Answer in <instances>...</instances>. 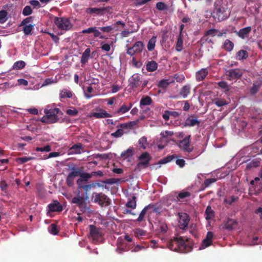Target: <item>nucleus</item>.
I'll return each mask as SVG.
<instances>
[{
  "label": "nucleus",
  "mask_w": 262,
  "mask_h": 262,
  "mask_svg": "<svg viewBox=\"0 0 262 262\" xmlns=\"http://www.w3.org/2000/svg\"><path fill=\"white\" fill-rule=\"evenodd\" d=\"M177 158L178 156L176 155H168L160 160L158 163L153 164L152 166L150 167V168L151 169H157L161 167V164H166Z\"/></svg>",
  "instance_id": "7"
},
{
  "label": "nucleus",
  "mask_w": 262,
  "mask_h": 262,
  "mask_svg": "<svg viewBox=\"0 0 262 262\" xmlns=\"http://www.w3.org/2000/svg\"><path fill=\"white\" fill-rule=\"evenodd\" d=\"M99 112L92 113L91 116L97 119L112 117L113 116L103 109H99Z\"/></svg>",
  "instance_id": "12"
},
{
  "label": "nucleus",
  "mask_w": 262,
  "mask_h": 262,
  "mask_svg": "<svg viewBox=\"0 0 262 262\" xmlns=\"http://www.w3.org/2000/svg\"><path fill=\"white\" fill-rule=\"evenodd\" d=\"M158 68V63L154 61L147 62L146 63V70L148 72H154Z\"/></svg>",
  "instance_id": "29"
},
{
  "label": "nucleus",
  "mask_w": 262,
  "mask_h": 262,
  "mask_svg": "<svg viewBox=\"0 0 262 262\" xmlns=\"http://www.w3.org/2000/svg\"><path fill=\"white\" fill-rule=\"evenodd\" d=\"M156 39V36H154L148 41L147 46L148 51H152L153 50H154L157 40Z\"/></svg>",
  "instance_id": "37"
},
{
  "label": "nucleus",
  "mask_w": 262,
  "mask_h": 262,
  "mask_svg": "<svg viewBox=\"0 0 262 262\" xmlns=\"http://www.w3.org/2000/svg\"><path fill=\"white\" fill-rule=\"evenodd\" d=\"M54 23L58 28L61 30H69L72 27L71 22L68 19H63L56 17Z\"/></svg>",
  "instance_id": "4"
},
{
  "label": "nucleus",
  "mask_w": 262,
  "mask_h": 262,
  "mask_svg": "<svg viewBox=\"0 0 262 262\" xmlns=\"http://www.w3.org/2000/svg\"><path fill=\"white\" fill-rule=\"evenodd\" d=\"M60 112V110L58 108H51L49 110H46L45 113L49 119L51 120L50 122L52 123H55L58 121L59 119L57 117V114Z\"/></svg>",
  "instance_id": "6"
},
{
  "label": "nucleus",
  "mask_w": 262,
  "mask_h": 262,
  "mask_svg": "<svg viewBox=\"0 0 262 262\" xmlns=\"http://www.w3.org/2000/svg\"><path fill=\"white\" fill-rule=\"evenodd\" d=\"M48 230L49 232L53 235H56L59 232L57 225L55 224H51L48 228Z\"/></svg>",
  "instance_id": "41"
},
{
  "label": "nucleus",
  "mask_w": 262,
  "mask_h": 262,
  "mask_svg": "<svg viewBox=\"0 0 262 262\" xmlns=\"http://www.w3.org/2000/svg\"><path fill=\"white\" fill-rule=\"evenodd\" d=\"M36 151H47L49 152L51 150V147L49 145H47L43 147H37L36 148Z\"/></svg>",
  "instance_id": "58"
},
{
  "label": "nucleus",
  "mask_w": 262,
  "mask_h": 262,
  "mask_svg": "<svg viewBox=\"0 0 262 262\" xmlns=\"http://www.w3.org/2000/svg\"><path fill=\"white\" fill-rule=\"evenodd\" d=\"M225 10L224 7H219L216 9V15L219 20H223L226 19L228 16L224 14Z\"/></svg>",
  "instance_id": "25"
},
{
  "label": "nucleus",
  "mask_w": 262,
  "mask_h": 262,
  "mask_svg": "<svg viewBox=\"0 0 262 262\" xmlns=\"http://www.w3.org/2000/svg\"><path fill=\"white\" fill-rule=\"evenodd\" d=\"M223 47L226 51L228 52H230L233 49L234 43L232 41L227 39L225 40L223 45Z\"/></svg>",
  "instance_id": "34"
},
{
  "label": "nucleus",
  "mask_w": 262,
  "mask_h": 262,
  "mask_svg": "<svg viewBox=\"0 0 262 262\" xmlns=\"http://www.w3.org/2000/svg\"><path fill=\"white\" fill-rule=\"evenodd\" d=\"M8 185L6 181L2 180L0 182V188L3 191L6 192Z\"/></svg>",
  "instance_id": "62"
},
{
  "label": "nucleus",
  "mask_w": 262,
  "mask_h": 262,
  "mask_svg": "<svg viewBox=\"0 0 262 262\" xmlns=\"http://www.w3.org/2000/svg\"><path fill=\"white\" fill-rule=\"evenodd\" d=\"M148 207H149V206H146L142 209L139 214L138 218L136 220L137 222H140L143 221L145 214L149 210Z\"/></svg>",
  "instance_id": "43"
},
{
  "label": "nucleus",
  "mask_w": 262,
  "mask_h": 262,
  "mask_svg": "<svg viewBox=\"0 0 262 262\" xmlns=\"http://www.w3.org/2000/svg\"><path fill=\"white\" fill-rule=\"evenodd\" d=\"M133 47L137 53H141L144 48L143 42L141 41H137Z\"/></svg>",
  "instance_id": "38"
},
{
  "label": "nucleus",
  "mask_w": 262,
  "mask_h": 262,
  "mask_svg": "<svg viewBox=\"0 0 262 262\" xmlns=\"http://www.w3.org/2000/svg\"><path fill=\"white\" fill-rule=\"evenodd\" d=\"M208 74V71L206 68L201 69L195 73V79L197 81L203 80Z\"/></svg>",
  "instance_id": "16"
},
{
  "label": "nucleus",
  "mask_w": 262,
  "mask_h": 262,
  "mask_svg": "<svg viewBox=\"0 0 262 262\" xmlns=\"http://www.w3.org/2000/svg\"><path fill=\"white\" fill-rule=\"evenodd\" d=\"M183 40L182 38V33L180 32L178 36L177 41L176 45V50L178 52H180L183 49Z\"/></svg>",
  "instance_id": "28"
},
{
  "label": "nucleus",
  "mask_w": 262,
  "mask_h": 262,
  "mask_svg": "<svg viewBox=\"0 0 262 262\" xmlns=\"http://www.w3.org/2000/svg\"><path fill=\"white\" fill-rule=\"evenodd\" d=\"M191 87L189 84L183 86L179 93V95L182 96L184 98H186L190 94Z\"/></svg>",
  "instance_id": "23"
},
{
  "label": "nucleus",
  "mask_w": 262,
  "mask_h": 262,
  "mask_svg": "<svg viewBox=\"0 0 262 262\" xmlns=\"http://www.w3.org/2000/svg\"><path fill=\"white\" fill-rule=\"evenodd\" d=\"M72 96L73 95L72 92L67 89H63L60 93V96L61 98H70L72 97Z\"/></svg>",
  "instance_id": "40"
},
{
  "label": "nucleus",
  "mask_w": 262,
  "mask_h": 262,
  "mask_svg": "<svg viewBox=\"0 0 262 262\" xmlns=\"http://www.w3.org/2000/svg\"><path fill=\"white\" fill-rule=\"evenodd\" d=\"M205 219L209 221L214 216V211L212 210L210 206H208L205 210Z\"/></svg>",
  "instance_id": "31"
},
{
  "label": "nucleus",
  "mask_w": 262,
  "mask_h": 262,
  "mask_svg": "<svg viewBox=\"0 0 262 262\" xmlns=\"http://www.w3.org/2000/svg\"><path fill=\"white\" fill-rule=\"evenodd\" d=\"M91 201L93 203L98 204L102 207H107L111 203V199L102 192H93Z\"/></svg>",
  "instance_id": "2"
},
{
  "label": "nucleus",
  "mask_w": 262,
  "mask_h": 262,
  "mask_svg": "<svg viewBox=\"0 0 262 262\" xmlns=\"http://www.w3.org/2000/svg\"><path fill=\"white\" fill-rule=\"evenodd\" d=\"M32 13V10L30 6H26L23 9V14L24 16H28Z\"/></svg>",
  "instance_id": "56"
},
{
  "label": "nucleus",
  "mask_w": 262,
  "mask_h": 262,
  "mask_svg": "<svg viewBox=\"0 0 262 262\" xmlns=\"http://www.w3.org/2000/svg\"><path fill=\"white\" fill-rule=\"evenodd\" d=\"M251 31V27L248 26L240 29L237 33V35L242 39L245 38Z\"/></svg>",
  "instance_id": "19"
},
{
  "label": "nucleus",
  "mask_w": 262,
  "mask_h": 262,
  "mask_svg": "<svg viewBox=\"0 0 262 262\" xmlns=\"http://www.w3.org/2000/svg\"><path fill=\"white\" fill-rule=\"evenodd\" d=\"M78 111L76 108L68 109L66 111V113L70 116H75L78 114Z\"/></svg>",
  "instance_id": "61"
},
{
  "label": "nucleus",
  "mask_w": 262,
  "mask_h": 262,
  "mask_svg": "<svg viewBox=\"0 0 262 262\" xmlns=\"http://www.w3.org/2000/svg\"><path fill=\"white\" fill-rule=\"evenodd\" d=\"M152 103L151 98L148 96H145L142 97L140 101V106L142 105H148L151 104Z\"/></svg>",
  "instance_id": "36"
},
{
  "label": "nucleus",
  "mask_w": 262,
  "mask_h": 262,
  "mask_svg": "<svg viewBox=\"0 0 262 262\" xmlns=\"http://www.w3.org/2000/svg\"><path fill=\"white\" fill-rule=\"evenodd\" d=\"M168 248L172 251L181 253H187L191 251L192 246L186 237H176L167 244Z\"/></svg>",
  "instance_id": "1"
},
{
  "label": "nucleus",
  "mask_w": 262,
  "mask_h": 262,
  "mask_svg": "<svg viewBox=\"0 0 262 262\" xmlns=\"http://www.w3.org/2000/svg\"><path fill=\"white\" fill-rule=\"evenodd\" d=\"M133 155V150L132 149L128 148L126 150L122 152L121 154V156L123 159H126L130 157Z\"/></svg>",
  "instance_id": "47"
},
{
  "label": "nucleus",
  "mask_w": 262,
  "mask_h": 262,
  "mask_svg": "<svg viewBox=\"0 0 262 262\" xmlns=\"http://www.w3.org/2000/svg\"><path fill=\"white\" fill-rule=\"evenodd\" d=\"M234 224V221L231 219H228L221 226V227L224 230H231L233 229Z\"/></svg>",
  "instance_id": "22"
},
{
  "label": "nucleus",
  "mask_w": 262,
  "mask_h": 262,
  "mask_svg": "<svg viewBox=\"0 0 262 262\" xmlns=\"http://www.w3.org/2000/svg\"><path fill=\"white\" fill-rule=\"evenodd\" d=\"M259 89V85H256L255 83L253 84L252 87L251 88L250 92L252 94H255Z\"/></svg>",
  "instance_id": "63"
},
{
  "label": "nucleus",
  "mask_w": 262,
  "mask_h": 262,
  "mask_svg": "<svg viewBox=\"0 0 262 262\" xmlns=\"http://www.w3.org/2000/svg\"><path fill=\"white\" fill-rule=\"evenodd\" d=\"M219 32V30L215 29H210L207 31L205 33V36H215L216 34Z\"/></svg>",
  "instance_id": "54"
},
{
  "label": "nucleus",
  "mask_w": 262,
  "mask_h": 262,
  "mask_svg": "<svg viewBox=\"0 0 262 262\" xmlns=\"http://www.w3.org/2000/svg\"><path fill=\"white\" fill-rule=\"evenodd\" d=\"M134 4L136 6H141L151 1V0H134Z\"/></svg>",
  "instance_id": "59"
},
{
  "label": "nucleus",
  "mask_w": 262,
  "mask_h": 262,
  "mask_svg": "<svg viewBox=\"0 0 262 262\" xmlns=\"http://www.w3.org/2000/svg\"><path fill=\"white\" fill-rule=\"evenodd\" d=\"M216 181V179L214 178L207 179L204 181V185L205 187H209L211 184L214 183Z\"/></svg>",
  "instance_id": "60"
},
{
  "label": "nucleus",
  "mask_w": 262,
  "mask_h": 262,
  "mask_svg": "<svg viewBox=\"0 0 262 262\" xmlns=\"http://www.w3.org/2000/svg\"><path fill=\"white\" fill-rule=\"evenodd\" d=\"M148 165L146 164V162H142L140 161L137 164L136 170L140 171L142 169H144L147 167Z\"/></svg>",
  "instance_id": "52"
},
{
  "label": "nucleus",
  "mask_w": 262,
  "mask_h": 262,
  "mask_svg": "<svg viewBox=\"0 0 262 262\" xmlns=\"http://www.w3.org/2000/svg\"><path fill=\"white\" fill-rule=\"evenodd\" d=\"M200 122L197 120V118L193 116H191L188 117L185 121L184 126H193L195 125H199Z\"/></svg>",
  "instance_id": "17"
},
{
  "label": "nucleus",
  "mask_w": 262,
  "mask_h": 262,
  "mask_svg": "<svg viewBox=\"0 0 262 262\" xmlns=\"http://www.w3.org/2000/svg\"><path fill=\"white\" fill-rule=\"evenodd\" d=\"M124 134V131L122 129H118L115 132L111 134V136L118 138L121 137Z\"/></svg>",
  "instance_id": "57"
},
{
  "label": "nucleus",
  "mask_w": 262,
  "mask_h": 262,
  "mask_svg": "<svg viewBox=\"0 0 262 262\" xmlns=\"http://www.w3.org/2000/svg\"><path fill=\"white\" fill-rule=\"evenodd\" d=\"M133 104L132 103H129L128 105L123 104L116 112L115 114H122L127 112L132 107Z\"/></svg>",
  "instance_id": "24"
},
{
  "label": "nucleus",
  "mask_w": 262,
  "mask_h": 262,
  "mask_svg": "<svg viewBox=\"0 0 262 262\" xmlns=\"http://www.w3.org/2000/svg\"><path fill=\"white\" fill-rule=\"evenodd\" d=\"M217 85L221 89L225 90V92L227 93L229 91V86L228 85L227 82L224 81H222L217 82Z\"/></svg>",
  "instance_id": "45"
},
{
  "label": "nucleus",
  "mask_w": 262,
  "mask_h": 262,
  "mask_svg": "<svg viewBox=\"0 0 262 262\" xmlns=\"http://www.w3.org/2000/svg\"><path fill=\"white\" fill-rule=\"evenodd\" d=\"M98 29L103 32L107 33L111 32L113 30H114L116 31L118 30V29H115V27H113V26L100 27H98Z\"/></svg>",
  "instance_id": "39"
},
{
  "label": "nucleus",
  "mask_w": 262,
  "mask_h": 262,
  "mask_svg": "<svg viewBox=\"0 0 262 262\" xmlns=\"http://www.w3.org/2000/svg\"><path fill=\"white\" fill-rule=\"evenodd\" d=\"M26 65L25 62L24 61L19 60L15 62L14 63V65L13 66V68L14 69L16 70H20L22 69L25 67Z\"/></svg>",
  "instance_id": "46"
},
{
  "label": "nucleus",
  "mask_w": 262,
  "mask_h": 262,
  "mask_svg": "<svg viewBox=\"0 0 262 262\" xmlns=\"http://www.w3.org/2000/svg\"><path fill=\"white\" fill-rule=\"evenodd\" d=\"M71 169L72 171L68 175L66 179V184L69 187L73 186L75 178L79 174L77 168H75L74 166L72 167Z\"/></svg>",
  "instance_id": "9"
},
{
  "label": "nucleus",
  "mask_w": 262,
  "mask_h": 262,
  "mask_svg": "<svg viewBox=\"0 0 262 262\" xmlns=\"http://www.w3.org/2000/svg\"><path fill=\"white\" fill-rule=\"evenodd\" d=\"M147 138L145 137H142L141 138L138 142L140 147L143 149H145L147 144Z\"/></svg>",
  "instance_id": "50"
},
{
  "label": "nucleus",
  "mask_w": 262,
  "mask_h": 262,
  "mask_svg": "<svg viewBox=\"0 0 262 262\" xmlns=\"http://www.w3.org/2000/svg\"><path fill=\"white\" fill-rule=\"evenodd\" d=\"M8 13L6 10H3L0 11V23L4 24L7 19Z\"/></svg>",
  "instance_id": "44"
},
{
  "label": "nucleus",
  "mask_w": 262,
  "mask_h": 262,
  "mask_svg": "<svg viewBox=\"0 0 262 262\" xmlns=\"http://www.w3.org/2000/svg\"><path fill=\"white\" fill-rule=\"evenodd\" d=\"M32 159L33 158L30 157H23L17 158L16 161L19 164H23L32 160Z\"/></svg>",
  "instance_id": "53"
},
{
  "label": "nucleus",
  "mask_w": 262,
  "mask_h": 262,
  "mask_svg": "<svg viewBox=\"0 0 262 262\" xmlns=\"http://www.w3.org/2000/svg\"><path fill=\"white\" fill-rule=\"evenodd\" d=\"M238 197L232 195L230 197H229L227 200H226V202L228 203L229 204L231 205L233 203L236 202L238 200Z\"/></svg>",
  "instance_id": "64"
},
{
  "label": "nucleus",
  "mask_w": 262,
  "mask_h": 262,
  "mask_svg": "<svg viewBox=\"0 0 262 262\" xmlns=\"http://www.w3.org/2000/svg\"><path fill=\"white\" fill-rule=\"evenodd\" d=\"M82 150V144L80 143L74 144L68 151L69 155L80 154Z\"/></svg>",
  "instance_id": "14"
},
{
  "label": "nucleus",
  "mask_w": 262,
  "mask_h": 262,
  "mask_svg": "<svg viewBox=\"0 0 262 262\" xmlns=\"http://www.w3.org/2000/svg\"><path fill=\"white\" fill-rule=\"evenodd\" d=\"M140 76L138 74H134L128 80L129 86L132 89L139 87L141 83Z\"/></svg>",
  "instance_id": "11"
},
{
  "label": "nucleus",
  "mask_w": 262,
  "mask_h": 262,
  "mask_svg": "<svg viewBox=\"0 0 262 262\" xmlns=\"http://www.w3.org/2000/svg\"><path fill=\"white\" fill-rule=\"evenodd\" d=\"M191 136L188 135L184 138L182 140L179 141L178 146L180 149L185 152L190 153L192 151L193 147L190 146Z\"/></svg>",
  "instance_id": "3"
},
{
  "label": "nucleus",
  "mask_w": 262,
  "mask_h": 262,
  "mask_svg": "<svg viewBox=\"0 0 262 262\" xmlns=\"http://www.w3.org/2000/svg\"><path fill=\"white\" fill-rule=\"evenodd\" d=\"M190 195H191V193L189 192L182 191V192H180L178 194L177 198L179 201H181V200H183V199H184L185 198L189 197L190 196Z\"/></svg>",
  "instance_id": "48"
},
{
  "label": "nucleus",
  "mask_w": 262,
  "mask_h": 262,
  "mask_svg": "<svg viewBox=\"0 0 262 262\" xmlns=\"http://www.w3.org/2000/svg\"><path fill=\"white\" fill-rule=\"evenodd\" d=\"M121 180L117 178H110L106 179L104 181H102L101 182L103 183V184H100L98 183V185L99 186H102L106 188V186H104V184H109V185H113L115 184H119L121 182Z\"/></svg>",
  "instance_id": "21"
},
{
  "label": "nucleus",
  "mask_w": 262,
  "mask_h": 262,
  "mask_svg": "<svg viewBox=\"0 0 262 262\" xmlns=\"http://www.w3.org/2000/svg\"><path fill=\"white\" fill-rule=\"evenodd\" d=\"M156 8L160 11L167 10L168 6L163 2H158L156 4Z\"/></svg>",
  "instance_id": "49"
},
{
  "label": "nucleus",
  "mask_w": 262,
  "mask_h": 262,
  "mask_svg": "<svg viewBox=\"0 0 262 262\" xmlns=\"http://www.w3.org/2000/svg\"><path fill=\"white\" fill-rule=\"evenodd\" d=\"M180 220L179 221V227L181 229H186L189 222V216L185 213H179Z\"/></svg>",
  "instance_id": "8"
},
{
  "label": "nucleus",
  "mask_w": 262,
  "mask_h": 262,
  "mask_svg": "<svg viewBox=\"0 0 262 262\" xmlns=\"http://www.w3.org/2000/svg\"><path fill=\"white\" fill-rule=\"evenodd\" d=\"M243 75V71L239 69H229L226 71L227 78L229 80H237Z\"/></svg>",
  "instance_id": "5"
},
{
  "label": "nucleus",
  "mask_w": 262,
  "mask_h": 262,
  "mask_svg": "<svg viewBox=\"0 0 262 262\" xmlns=\"http://www.w3.org/2000/svg\"><path fill=\"white\" fill-rule=\"evenodd\" d=\"M169 84L168 79H162L159 82L158 84V87L162 88H166Z\"/></svg>",
  "instance_id": "55"
},
{
  "label": "nucleus",
  "mask_w": 262,
  "mask_h": 262,
  "mask_svg": "<svg viewBox=\"0 0 262 262\" xmlns=\"http://www.w3.org/2000/svg\"><path fill=\"white\" fill-rule=\"evenodd\" d=\"M111 7H103V8H88L86 9V12L88 14H92V13H95L97 15H103L105 12H109Z\"/></svg>",
  "instance_id": "10"
},
{
  "label": "nucleus",
  "mask_w": 262,
  "mask_h": 262,
  "mask_svg": "<svg viewBox=\"0 0 262 262\" xmlns=\"http://www.w3.org/2000/svg\"><path fill=\"white\" fill-rule=\"evenodd\" d=\"M212 103L217 107L225 106L228 104V102L225 99L215 98L212 100Z\"/></svg>",
  "instance_id": "30"
},
{
  "label": "nucleus",
  "mask_w": 262,
  "mask_h": 262,
  "mask_svg": "<svg viewBox=\"0 0 262 262\" xmlns=\"http://www.w3.org/2000/svg\"><path fill=\"white\" fill-rule=\"evenodd\" d=\"M48 209L50 212H60L62 210V207L57 201H54L48 205Z\"/></svg>",
  "instance_id": "13"
},
{
  "label": "nucleus",
  "mask_w": 262,
  "mask_h": 262,
  "mask_svg": "<svg viewBox=\"0 0 262 262\" xmlns=\"http://www.w3.org/2000/svg\"><path fill=\"white\" fill-rule=\"evenodd\" d=\"M125 206L127 208L132 209L136 208L137 206L136 197L135 196H133L132 199H128Z\"/></svg>",
  "instance_id": "32"
},
{
  "label": "nucleus",
  "mask_w": 262,
  "mask_h": 262,
  "mask_svg": "<svg viewBox=\"0 0 262 262\" xmlns=\"http://www.w3.org/2000/svg\"><path fill=\"white\" fill-rule=\"evenodd\" d=\"M90 234L94 239H97L101 236V234L98 228L94 225H90Z\"/></svg>",
  "instance_id": "18"
},
{
  "label": "nucleus",
  "mask_w": 262,
  "mask_h": 262,
  "mask_svg": "<svg viewBox=\"0 0 262 262\" xmlns=\"http://www.w3.org/2000/svg\"><path fill=\"white\" fill-rule=\"evenodd\" d=\"M72 202L77 204L79 208H83L84 210L85 209H89L82 197H74L72 200Z\"/></svg>",
  "instance_id": "15"
},
{
  "label": "nucleus",
  "mask_w": 262,
  "mask_h": 262,
  "mask_svg": "<svg viewBox=\"0 0 262 262\" xmlns=\"http://www.w3.org/2000/svg\"><path fill=\"white\" fill-rule=\"evenodd\" d=\"M260 160L258 159H255L252 160L248 165L250 167H256L260 165Z\"/></svg>",
  "instance_id": "51"
},
{
  "label": "nucleus",
  "mask_w": 262,
  "mask_h": 262,
  "mask_svg": "<svg viewBox=\"0 0 262 262\" xmlns=\"http://www.w3.org/2000/svg\"><path fill=\"white\" fill-rule=\"evenodd\" d=\"M125 244H124V239L121 238H118L117 240V249L118 253H121L123 251H127L128 250L125 248Z\"/></svg>",
  "instance_id": "26"
},
{
  "label": "nucleus",
  "mask_w": 262,
  "mask_h": 262,
  "mask_svg": "<svg viewBox=\"0 0 262 262\" xmlns=\"http://www.w3.org/2000/svg\"><path fill=\"white\" fill-rule=\"evenodd\" d=\"M138 159L142 162H146V164L149 165V162L151 160V156L148 152H145L140 155Z\"/></svg>",
  "instance_id": "27"
},
{
  "label": "nucleus",
  "mask_w": 262,
  "mask_h": 262,
  "mask_svg": "<svg viewBox=\"0 0 262 262\" xmlns=\"http://www.w3.org/2000/svg\"><path fill=\"white\" fill-rule=\"evenodd\" d=\"M77 170L79 172V174L78 176L80 177V179L83 182L88 181V180L92 177L91 173L82 172V171L79 168H77Z\"/></svg>",
  "instance_id": "33"
},
{
  "label": "nucleus",
  "mask_w": 262,
  "mask_h": 262,
  "mask_svg": "<svg viewBox=\"0 0 262 262\" xmlns=\"http://www.w3.org/2000/svg\"><path fill=\"white\" fill-rule=\"evenodd\" d=\"M22 26H24L23 28V30L25 33V34L26 35H28L32 32V31L33 29V27L34 26V25H32L30 24L28 25H23Z\"/></svg>",
  "instance_id": "42"
},
{
  "label": "nucleus",
  "mask_w": 262,
  "mask_h": 262,
  "mask_svg": "<svg viewBox=\"0 0 262 262\" xmlns=\"http://www.w3.org/2000/svg\"><path fill=\"white\" fill-rule=\"evenodd\" d=\"M90 53L91 49L90 48H87L82 53L80 60L82 66L85 65L86 63L88 62L90 56Z\"/></svg>",
  "instance_id": "20"
},
{
  "label": "nucleus",
  "mask_w": 262,
  "mask_h": 262,
  "mask_svg": "<svg viewBox=\"0 0 262 262\" xmlns=\"http://www.w3.org/2000/svg\"><path fill=\"white\" fill-rule=\"evenodd\" d=\"M248 52L246 50H241L236 55V58L239 60L246 59L248 57Z\"/></svg>",
  "instance_id": "35"
}]
</instances>
